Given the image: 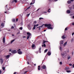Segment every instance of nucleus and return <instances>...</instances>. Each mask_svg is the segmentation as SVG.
Returning <instances> with one entry per match:
<instances>
[{
    "label": "nucleus",
    "mask_w": 74,
    "mask_h": 74,
    "mask_svg": "<svg viewBox=\"0 0 74 74\" xmlns=\"http://www.w3.org/2000/svg\"><path fill=\"white\" fill-rule=\"evenodd\" d=\"M49 1H52L53 0H49Z\"/></svg>",
    "instance_id": "nucleus-56"
},
{
    "label": "nucleus",
    "mask_w": 74,
    "mask_h": 74,
    "mask_svg": "<svg viewBox=\"0 0 74 74\" xmlns=\"http://www.w3.org/2000/svg\"><path fill=\"white\" fill-rule=\"evenodd\" d=\"M18 53L19 55H21V54L22 53V51H18Z\"/></svg>",
    "instance_id": "nucleus-19"
},
{
    "label": "nucleus",
    "mask_w": 74,
    "mask_h": 74,
    "mask_svg": "<svg viewBox=\"0 0 74 74\" xmlns=\"http://www.w3.org/2000/svg\"><path fill=\"white\" fill-rule=\"evenodd\" d=\"M14 41H15V39H14V40H12L11 42V44H12V42H14Z\"/></svg>",
    "instance_id": "nucleus-28"
},
{
    "label": "nucleus",
    "mask_w": 74,
    "mask_h": 74,
    "mask_svg": "<svg viewBox=\"0 0 74 74\" xmlns=\"http://www.w3.org/2000/svg\"><path fill=\"white\" fill-rule=\"evenodd\" d=\"M36 25V27H37V26H38V24H37Z\"/></svg>",
    "instance_id": "nucleus-47"
},
{
    "label": "nucleus",
    "mask_w": 74,
    "mask_h": 74,
    "mask_svg": "<svg viewBox=\"0 0 74 74\" xmlns=\"http://www.w3.org/2000/svg\"><path fill=\"white\" fill-rule=\"evenodd\" d=\"M69 66H72V64H69Z\"/></svg>",
    "instance_id": "nucleus-52"
},
{
    "label": "nucleus",
    "mask_w": 74,
    "mask_h": 74,
    "mask_svg": "<svg viewBox=\"0 0 74 74\" xmlns=\"http://www.w3.org/2000/svg\"><path fill=\"white\" fill-rule=\"evenodd\" d=\"M51 55V52H50V51H49L47 53V55H48V56H50Z\"/></svg>",
    "instance_id": "nucleus-17"
},
{
    "label": "nucleus",
    "mask_w": 74,
    "mask_h": 74,
    "mask_svg": "<svg viewBox=\"0 0 74 74\" xmlns=\"http://www.w3.org/2000/svg\"><path fill=\"white\" fill-rule=\"evenodd\" d=\"M72 25H73V26H74V23H72Z\"/></svg>",
    "instance_id": "nucleus-58"
},
{
    "label": "nucleus",
    "mask_w": 74,
    "mask_h": 74,
    "mask_svg": "<svg viewBox=\"0 0 74 74\" xmlns=\"http://www.w3.org/2000/svg\"><path fill=\"white\" fill-rule=\"evenodd\" d=\"M35 3V0H32V3H30L31 5L34 4Z\"/></svg>",
    "instance_id": "nucleus-12"
},
{
    "label": "nucleus",
    "mask_w": 74,
    "mask_h": 74,
    "mask_svg": "<svg viewBox=\"0 0 74 74\" xmlns=\"http://www.w3.org/2000/svg\"><path fill=\"white\" fill-rule=\"evenodd\" d=\"M74 32L72 34V36H73L74 35Z\"/></svg>",
    "instance_id": "nucleus-53"
},
{
    "label": "nucleus",
    "mask_w": 74,
    "mask_h": 74,
    "mask_svg": "<svg viewBox=\"0 0 74 74\" xmlns=\"http://www.w3.org/2000/svg\"><path fill=\"white\" fill-rule=\"evenodd\" d=\"M70 58H71V57H70V56H69L68 57V60H69V59H70Z\"/></svg>",
    "instance_id": "nucleus-34"
},
{
    "label": "nucleus",
    "mask_w": 74,
    "mask_h": 74,
    "mask_svg": "<svg viewBox=\"0 0 74 74\" xmlns=\"http://www.w3.org/2000/svg\"><path fill=\"white\" fill-rule=\"evenodd\" d=\"M27 60H28L29 62H30V57H29L28 56H27Z\"/></svg>",
    "instance_id": "nucleus-14"
},
{
    "label": "nucleus",
    "mask_w": 74,
    "mask_h": 74,
    "mask_svg": "<svg viewBox=\"0 0 74 74\" xmlns=\"http://www.w3.org/2000/svg\"><path fill=\"white\" fill-rule=\"evenodd\" d=\"M48 51V49H45L44 51V52H47Z\"/></svg>",
    "instance_id": "nucleus-31"
},
{
    "label": "nucleus",
    "mask_w": 74,
    "mask_h": 74,
    "mask_svg": "<svg viewBox=\"0 0 74 74\" xmlns=\"http://www.w3.org/2000/svg\"><path fill=\"white\" fill-rule=\"evenodd\" d=\"M46 30L45 29L44 30L43 32H46Z\"/></svg>",
    "instance_id": "nucleus-63"
},
{
    "label": "nucleus",
    "mask_w": 74,
    "mask_h": 74,
    "mask_svg": "<svg viewBox=\"0 0 74 74\" xmlns=\"http://www.w3.org/2000/svg\"><path fill=\"white\" fill-rule=\"evenodd\" d=\"M65 70L66 71L68 70H69V67H66Z\"/></svg>",
    "instance_id": "nucleus-23"
},
{
    "label": "nucleus",
    "mask_w": 74,
    "mask_h": 74,
    "mask_svg": "<svg viewBox=\"0 0 74 74\" xmlns=\"http://www.w3.org/2000/svg\"><path fill=\"white\" fill-rule=\"evenodd\" d=\"M63 40H61L60 41V45L61 46V45L63 44Z\"/></svg>",
    "instance_id": "nucleus-11"
},
{
    "label": "nucleus",
    "mask_w": 74,
    "mask_h": 74,
    "mask_svg": "<svg viewBox=\"0 0 74 74\" xmlns=\"http://www.w3.org/2000/svg\"><path fill=\"white\" fill-rule=\"evenodd\" d=\"M14 26H12L11 27V29H14Z\"/></svg>",
    "instance_id": "nucleus-51"
},
{
    "label": "nucleus",
    "mask_w": 74,
    "mask_h": 74,
    "mask_svg": "<svg viewBox=\"0 0 74 74\" xmlns=\"http://www.w3.org/2000/svg\"><path fill=\"white\" fill-rule=\"evenodd\" d=\"M60 64H62V62H60Z\"/></svg>",
    "instance_id": "nucleus-45"
},
{
    "label": "nucleus",
    "mask_w": 74,
    "mask_h": 74,
    "mask_svg": "<svg viewBox=\"0 0 74 74\" xmlns=\"http://www.w3.org/2000/svg\"><path fill=\"white\" fill-rule=\"evenodd\" d=\"M5 37H4L3 38V43H5Z\"/></svg>",
    "instance_id": "nucleus-22"
},
{
    "label": "nucleus",
    "mask_w": 74,
    "mask_h": 74,
    "mask_svg": "<svg viewBox=\"0 0 74 74\" xmlns=\"http://www.w3.org/2000/svg\"><path fill=\"white\" fill-rule=\"evenodd\" d=\"M62 39H64V38H66L65 37V35H63L62 36Z\"/></svg>",
    "instance_id": "nucleus-21"
},
{
    "label": "nucleus",
    "mask_w": 74,
    "mask_h": 74,
    "mask_svg": "<svg viewBox=\"0 0 74 74\" xmlns=\"http://www.w3.org/2000/svg\"><path fill=\"white\" fill-rule=\"evenodd\" d=\"M12 53H16V51L14 50L11 51Z\"/></svg>",
    "instance_id": "nucleus-7"
},
{
    "label": "nucleus",
    "mask_w": 74,
    "mask_h": 74,
    "mask_svg": "<svg viewBox=\"0 0 74 74\" xmlns=\"http://www.w3.org/2000/svg\"><path fill=\"white\" fill-rule=\"evenodd\" d=\"M71 1L70 0H69L68 1L67 3H68V4H70V3H71Z\"/></svg>",
    "instance_id": "nucleus-24"
},
{
    "label": "nucleus",
    "mask_w": 74,
    "mask_h": 74,
    "mask_svg": "<svg viewBox=\"0 0 74 74\" xmlns=\"http://www.w3.org/2000/svg\"><path fill=\"white\" fill-rule=\"evenodd\" d=\"M34 23H37V21H35L34 22Z\"/></svg>",
    "instance_id": "nucleus-57"
},
{
    "label": "nucleus",
    "mask_w": 74,
    "mask_h": 74,
    "mask_svg": "<svg viewBox=\"0 0 74 74\" xmlns=\"http://www.w3.org/2000/svg\"><path fill=\"white\" fill-rule=\"evenodd\" d=\"M67 30V27H66L65 29V31H66V30Z\"/></svg>",
    "instance_id": "nucleus-43"
},
{
    "label": "nucleus",
    "mask_w": 74,
    "mask_h": 74,
    "mask_svg": "<svg viewBox=\"0 0 74 74\" xmlns=\"http://www.w3.org/2000/svg\"><path fill=\"white\" fill-rule=\"evenodd\" d=\"M73 41H74V38H72L71 40V42H73Z\"/></svg>",
    "instance_id": "nucleus-38"
},
{
    "label": "nucleus",
    "mask_w": 74,
    "mask_h": 74,
    "mask_svg": "<svg viewBox=\"0 0 74 74\" xmlns=\"http://www.w3.org/2000/svg\"><path fill=\"white\" fill-rule=\"evenodd\" d=\"M20 30H22V29H23V28H22V27H20L19 28Z\"/></svg>",
    "instance_id": "nucleus-37"
},
{
    "label": "nucleus",
    "mask_w": 74,
    "mask_h": 74,
    "mask_svg": "<svg viewBox=\"0 0 74 74\" xmlns=\"http://www.w3.org/2000/svg\"><path fill=\"white\" fill-rule=\"evenodd\" d=\"M45 13H47L46 12H42V14H45Z\"/></svg>",
    "instance_id": "nucleus-29"
},
{
    "label": "nucleus",
    "mask_w": 74,
    "mask_h": 74,
    "mask_svg": "<svg viewBox=\"0 0 74 74\" xmlns=\"http://www.w3.org/2000/svg\"><path fill=\"white\" fill-rule=\"evenodd\" d=\"M42 67L43 69H46V66L45 65H43Z\"/></svg>",
    "instance_id": "nucleus-15"
},
{
    "label": "nucleus",
    "mask_w": 74,
    "mask_h": 74,
    "mask_svg": "<svg viewBox=\"0 0 74 74\" xmlns=\"http://www.w3.org/2000/svg\"><path fill=\"white\" fill-rule=\"evenodd\" d=\"M18 18L16 19V22H18Z\"/></svg>",
    "instance_id": "nucleus-54"
},
{
    "label": "nucleus",
    "mask_w": 74,
    "mask_h": 74,
    "mask_svg": "<svg viewBox=\"0 0 74 74\" xmlns=\"http://www.w3.org/2000/svg\"><path fill=\"white\" fill-rule=\"evenodd\" d=\"M41 47H40L38 51L40 53H41Z\"/></svg>",
    "instance_id": "nucleus-18"
},
{
    "label": "nucleus",
    "mask_w": 74,
    "mask_h": 74,
    "mask_svg": "<svg viewBox=\"0 0 74 74\" xmlns=\"http://www.w3.org/2000/svg\"><path fill=\"white\" fill-rule=\"evenodd\" d=\"M30 8V7H28L26 9V10H28V9H29Z\"/></svg>",
    "instance_id": "nucleus-41"
},
{
    "label": "nucleus",
    "mask_w": 74,
    "mask_h": 74,
    "mask_svg": "<svg viewBox=\"0 0 74 74\" xmlns=\"http://www.w3.org/2000/svg\"><path fill=\"white\" fill-rule=\"evenodd\" d=\"M29 15H30V14H27V16L28 17V16H29Z\"/></svg>",
    "instance_id": "nucleus-49"
},
{
    "label": "nucleus",
    "mask_w": 74,
    "mask_h": 74,
    "mask_svg": "<svg viewBox=\"0 0 74 74\" xmlns=\"http://www.w3.org/2000/svg\"><path fill=\"white\" fill-rule=\"evenodd\" d=\"M10 55H7L5 56V58L6 59H8V58H10Z\"/></svg>",
    "instance_id": "nucleus-9"
},
{
    "label": "nucleus",
    "mask_w": 74,
    "mask_h": 74,
    "mask_svg": "<svg viewBox=\"0 0 74 74\" xmlns=\"http://www.w3.org/2000/svg\"><path fill=\"white\" fill-rule=\"evenodd\" d=\"M67 42H66L65 43L63 44L64 47H65L66 45H67Z\"/></svg>",
    "instance_id": "nucleus-20"
},
{
    "label": "nucleus",
    "mask_w": 74,
    "mask_h": 74,
    "mask_svg": "<svg viewBox=\"0 0 74 74\" xmlns=\"http://www.w3.org/2000/svg\"><path fill=\"white\" fill-rule=\"evenodd\" d=\"M2 69L3 71H5V67H2Z\"/></svg>",
    "instance_id": "nucleus-30"
},
{
    "label": "nucleus",
    "mask_w": 74,
    "mask_h": 74,
    "mask_svg": "<svg viewBox=\"0 0 74 74\" xmlns=\"http://www.w3.org/2000/svg\"><path fill=\"white\" fill-rule=\"evenodd\" d=\"M60 51H62V49H63V47H61V46H60Z\"/></svg>",
    "instance_id": "nucleus-26"
},
{
    "label": "nucleus",
    "mask_w": 74,
    "mask_h": 74,
    "mask_svg": "<svg viewBox=\"0 0 74 74\" xmlns=\"http://www.w3.org/2000/svg\"><path fill=\"white\" fill-rule=\"evenodd\" d=\"M73 67H74V64L73 65Z\"/></svg>",
    "instance_id": "nucleus-64"
},
{
    "label": "nucleus",
    "mask_w": 74,
    "mask_h": 74,
    "mask_svg": "<svg viewBox=\"0 0 74 74\" xmlns=\"http://www.w3.org/2000/svg\"><path fill=\"white\" fill-rule=\"evenodd\" d=\"M44 19V18H41V17H40V18H39V20H41V19Z\"/></svg>",
    "instance_id": "nucleus-35"
},
{
    "label": "nucleus",
    "mask_w": 74,
    "mask_h": 74,
    "mask_svg": "<svg viewBox=\"0 0 74 74\" xmlns=\"http://www.w3.org/2000/svg\"><path fill=\"white\" fill-rule=\"evenodd\" d=\"M7 5L6 6V12H5V13L6 14H8L10 13V12H9L8 11H7V10H9V9H7Z\"/></svg>",
    "instance_id": "nucleus-3"
},
{
    "label": "nucleus",
    "mask_w": 74,
    "mask_h": 74,
    "mask_svg": "<svg viewBox=\"0 0 74 74\" xmlns=\"http://www.w3.org/2000/svg\"><path fill=\"white\" fill-rule=\"evenodd\" d=\"M28 28L29 30H31L32 29V27L30 26V25H28Z\"/></svg>",
    "instance_id": "nucleus-8"
},
{
    "label": "nucleus",
    "mask_w": 74,
    "mask_h": 74,
    "mask_svg": "<svg viewBox=\"0 0 74 74\" xmlns=\"http://www.w3.org/2000/svg\"><path fill=\"white\" fill-rule=\"evenodd\" d=\"M27 40H28L30 38V36H31V34L29 32H27Z\"/></svg>",
    "instance_id": "nucleus-2"
},
{
    "label": "nucleus",
    "mask_w": 74,
    "mask_h": 74,
    "mask_svg": "<svg viewBox=\"0 0 74 74\" xmlns=\"http://www.w3.org/2000/svg\"><path fill=\"white\" fill-rule=\"evenodd\" d=\"M28 71H25L24 72V74H26V73H27Z\"/></svg>",
    "instance_id": "nucleus-42"
},
{
    "label": "nucleus",
    "mask_w": 74,
    "mask_h": 74,
    "mask_svg": "<svg viewBox=\"0 0 74 74\" xmlns=\"http://www.w3.org/2000/svg\"><path fill=\"white\" fill-rule=\"evenodd\" d=\"M45 27H47L49 29H53V28L51 27V25L50 24H46L45 25Z\"/></svg>",
    "instance_id": "nucleus-1"
},
{
    "label": "nucleus",
    "mask_w": 74,
    "mask_h": 74,
    "mask_svg": "<svg viewBox=\"0 0 74 74\" xmlns=\"http://www.w3.org/2000/svg\"><path fill=\"white\" fill-rule=\"evenodd\" d=\"M0 61L1 64H2L3 62V59L2 58H1L0 59Z\"/></svg>",
    "instance_id": "nucleus-16"
},
{
    "label": "nucleus",
    "mask_w": 74,
    "mask_h": 74,
    "mask_svg": "<svg viewBox=\"0 0 74 74\" xmlns=\"http://www.w3.org/2000/svg\"><path fill=\"white\" fill-rule=\"evenodd\" d=\"M71 8H73V9H74V5H73L72 6Z\"/></svg>",
    "instance_id": "nucleus-40"
},
{
    "label": "nucleus",
    "mask_w": 74,
    "mask_h": 74,
    "mask_svg": "<svg viewBox=\"0 0 74 74\" xmlns=\"http://www.w3.org/2000/svg\"><path fill=\"white\" fill-rule=\"evenodd\" d=\"M71 1H74V0H71Z\"/></svg>",
    "instance_id": "nucleus-61"
},
{
    "label": "nucleus",
    "mask_w": 74,
    "mask_h": 74,
    "mask_svg": "<svg viewBox=\"0 0 74 74\" xmlns=\"http://www.w3.org/2000/svg\"><path fill=\"white\" fill-rule=\"evenodd\" d=\"M1 70H0V74H1Z\"/></svg>",
    "instance_id": "nucleus-60"
},
{
    "label": "nucleus",
    "mask_w": 74,
    "mask_h": 74,
    "mask_svg": "<svg viewBox=\"0 0 74 74\" xmlns=\"http://www.w3.org/2000/svg\"><path fill=\"white\" fill-rule=\"evenodd\" d=\"M21 51V49H19L18 50V51Z\"/></svg>",
    "instance_id": "nucleus-59"
},
{
    "label": "nucleus",
    "mask_w": 74,
    "mask_h": 74,
    "mask_svg": "<svg viewBox=\"0 0 74 74\" xmlns=\"http://www.w3.org/2000/svg\"><path fill=\"white\" fill-rule=\"evenodd\" d=\"M20 34V32H18L17 33V34Z\"/></svg>",
    "instance_id": "nucleus-50"
},
{
    "label": "nucleus",
    "mask_w": 74,
    "mask_h": 74,
    "mask_svg": "<svg viewBox=\"0 0 74 74\" xmlns=\"http://www.w3.org/2000/svg\"><path fill=\"white\" fill-rule=\"evenodd\" d=\"M25 1H26V0H23V2H25Z\"/></svg>",
    "instance_id": "nucleus-46"
},
{
    "label": "nucleus",
    "mask_w": 74,
    "mask_h": 74,
    "mask_svg": "<svg viewBox=\"0 0 74 74\" xmlns=\"http://www.w3.org/2000/svg\"><path fill=\"white\" fill-rule=\"evenodd\" d=\"M16 74V72H14V74Z\"/></svg>",
    "instance_id": "nucleus-62"
},
{
    "label": "nucleus",
    "mask_w": 74,
    "mask_h": 74,
    "mask_svg": "<svg viewBox=\"0 0 74 74\" xmlns=\"http://www.w3.org/2000/svg\"><path fill=\"white\" fill-rule=\"evenodd\" d=\"M35 45L34 44H32V49H34L36 48V47H35Z\"/></svg>",
    "instance_id": "nucleus-6"
},
{
    "label": "nucleus",
    "mask_w": 74,
    "mask_h": 74,
    "mask_svg": "<svg viewBox=\"0 0 74 74\" xmlns=\"http://www.w3.org/2000/svg\"><path fill=\"white\" fill-rule=\"evenodd\" d=\"M12 21L13 22H15V20L14 19H12Z\"/></svg>",
    "instance_id": "nucleus-33"
},
{
    "label": "nucleus",
    "mask_w": 74,
    "mask_h": 74,
    "mask_svg": "<svg viewBox=\"0 0 74 74\" xmlns=\"http://www.w3.org/2000/svg\"><path fill=\"white\" fill-rule=\"evenodd\" d=\"M14 1L15 3H17V0H14Z\"/></svg>",
    "instance_id": "nucleus-44"
},
{
    "label": "nucleus",
    "mask_w": 74,
    "mask_h": 74,
    "mask_svg": "<svg viewBox=\"0 0 74 74\" xmlns=\"http://www.w3.org/2000/svg\"><path fill=\"white\" fill-rule=\"evenodd\" d=\"M51 10V9H49L47 11L48 12H50L51 11H49V10Z\"/></svg>",
    "instance_id": "nucleus-36"
},
{
    "label": "nucleus",
    "mask_w": 74,
    "mask_h": 74,
    "mask_svg": "<svg viewBox=\"0 0 74 74\" xmlns=\"http://www.w3.org/2000/svg\"><path fill=\"white\" fill-rule=\"evenodd\" d=\"M12 51V49H9V52H11Z\"/></svg>",
    "instance_id": "nucleus-48"
},
{
    "label": "nucleus",
    "mask_w": 74,
    "mask_h": 74,
    "mask_svg": "<svg viewBox=\"0 0 74 74\" xmlns=\"http://www.w3.org/2000/svg\"><path fill=\"white\" fill-rule=\"evenodd\" d=\"M61 55L63 58H66V56L65 55V54H64V52L62 53H61Z\"/></svg>",
    "instance_id": "nucleus-4"
},
{
    "label": "nucleus",
    "mask_w": 74,
    "mask_h": 74,
    "mask_svg": "<svg viewBox=\"0 0 74 74\" xmlns=\"http://www.w3.org/2000/svg\"><path fill=\"white\" fill-rule=\"evenodd\" d=\"M36 25H34V27L32 28L33 30H34L36 29Z\"/></svg>",
    "instance_id": "nucleus-25"
},
{
    "label": "nucleus",
    "mask_w": 74,
    "mask_h": 74,
    "mask_svg": "<svg viewBox=\"0 0 74 74\" xmlns=\"http://www.w3.org/2000/svg\"><path fill=\"white\" fill-rule=\"evenodd\" d=\"M1 27H4V23H1Z\"/></svg>",
    "instance_id": "nucleus-13"
},
{
    "label": "nucleus",
    "mask_w": 74,
    "mask_h": 74,
    "mask_svg": "<svg viewBox=\"0 0 74 74\" xmlns=\"http://www.w3.org/2000/svg\"><path fill=\"white\" fill-rule=\"evenodd\" d=\"M71 12V10H68L66 11V13L68 14H70Z\"/></svg>",
    "instance_id": "nucleus-10"
},
{
    "label": "nucleus",
    "mask_w": 74,
    "mask_h": 74,
    "mask_svg": "<svg viewBox=\"0 0 74 74\" xmlns=\"http://www.w3.org/2000/svg\"><path fill=\"white\" fill-rule=\"evenodd\" d=\"M46 42H47V41H43L42 44V47H43V46L44 47H45L46 46V45H45V43Z\"/></svg>",
    "instance_id": "nucleus-5"
},
{
    "label": "nucleus",
    "mask_w": 74,
    "mask_h": 74,
    "mask_svg": "<svg viewBox=\"0 0 74 74\" xmlns=\"http://www.w3.org/2000/svg\"><path fill=\"white\" fill-rule=\"evenodd\" d=\"M72 19H74V16H73Z\"/></svg>",
    "instance_id": "nucleus-55"
},
{
    "label": "nucleus",
    "mask_w": 74,
    "mask_h": 74,
    "mask_svg": "<svg viewBox=\"0 0 74 74\" xmlns=\"http://www.w3.org/2000/svg\"><path fill=\"white\" fill-rule=\"evenodd\" d=\"M38 70H40V66H38Z\"/></svg>",
    "instance_id": "nucleus-27"
},
{
    "label": "nucleus",
    "mask_w": 74,
    "mask_h": 74,
    "mask_svg": "<svg viewBox=\"0 0 74 74\" xmlns=\"http://www.w3.org/2000/svg\"><path fill=\"white\" fill-rule=\"evenodd\" d=\"M44 24H43L42 26H40V27H42V26H44Z\"/></svg>",
    "instance_id": "nucleus-39"
},
{
    "label": "nucleus",
    "mask_w": 74,
    "mask_h": 74,
    "mask_svg": "<svg viewBox=\"0 0 74 74\" xmlns=\"http://www.w3.org/2000/svg\"><path fill=\"white\" fill-rule=\"evenodd\" d=\"M66 72L67 73H70V72H71V71L67 70L66 71Z\"/></svg>",
    "instance_id": "nucleus-32"
}]
</instances>
